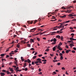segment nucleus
I'll list each match as a JSON object with an SVG mask.
<instances>
[{
  "label": "nucleus",
  "instance_id": "obj_1",
  "mask_svg": "<svg viewBox=\"0 0 76 76\" xmlns=\"http://www.w3.org/2000/svg\"><path fill=\"white\" fill-rule=\"evenodd\" d=\"M50 41H51V42H53H53H56V41H57V40L56 39L54 38H52L51 40H50Z\"/></svg>",
  "mask_w": 76,
  "mask_h": 76
},
{
  "label": "nucleus",
  "instance_id": "obj_2",
  "mask_svg": "<svg viewBox=\"0 0 76 76\" xmlns=\"http://www.w3.org/2000/svg\"><path fill=\"white\" fill-rule=\"evenodd\" d=\"M37 61H38L39 62V63H42V61H41V59L39 58L37 59Z\"/></svg>",
  "mask_w": 76,
  "mask_h": 76
},
{
  "label": "nucleus",
  "instance_id": "obj_3",
  "mask_svg": "<svg viewBox=\"0 0 76 76\" xmlns=\"http://www.w3.org/2000/svg\"><path fill=\"white\" fill-rule=\"evenodd\" d=\"M14 59H15V61L14 62V64H16V66H18V64H17V62H18V61H17V60H16L17 59L16 58H15Z\"/></svg>",
  "mask_w": 76,
  "mask_h": 76
},
{
  "label": "nucleus",
  "instance_id": "obj_4",
  "mask_svg": "<svg viewBox=\"0 0 76 76\" xmlns=\"http://www.w3.org/2000/svg\"><path fill=\"white\" fill-rule=\"evenodd\" d=\"M36 28H33L31 30H30V32H34V31H35V30H36ZM33 30H34V31H33Z\"/></svg>",
  "mask_w": 76,
  "mask_h": 76
},
{
  "label": "nucleus",
  "instance_id": "obj_5",
  "mask_svg": "<svg viewBox=\"0 0 76 76\" xmlns=\"http://www.w3.org/2000/svg\"><path fill=\"white\" fill-rule=\"evenodd\" d=\"M68 16H69V17H72V16H73V14H69V15H68Z\"/></svg>",
  "mask_w": 76,
  "mask_h": 76
},
{
  "label": "nucleus",
  "instance_id": "obj_6",
  "mask_svg": "<svg viewBox=\"0 0 76 76\" xmlns=\"http://www.w3.org/2000/svg\"><path fill=\"white\" fill-rule=\"evenodd\" d=\"M9 69H10V71L11 72H14V70L13 69V68H9Z\"/></svg>",
  "mask_w": 76,
  "mask_h": 76
},
{
  "label": "nucleus",
  "instance_id": "obj_7",
  "mask_svg": "<svg viewBox=\"0 0 76 76\" xmlns=\"http://www.w3.org/2000/svg\"><path fill=\"white\" fill-rule=\"evenodd\" d=\"M56 38H58V39H60V36L59 35H57L56 36Z\"/></svg>",
  "mask_w": 76,
  "mask_h": 76
},
{
  "label": "nucleus",
  "instance_id": "obj_8",
  "mask_svg": "<svg viewBox=\"0 0 76 76\" xmlns=\"http://www.w3.org/2000/svg\"><path fill=\"white\" fill-rule=\"evenodd\" d=\"M6 72H7V74L8 75H9V74L11 75V72H9V71H6Z\"/></svg>",
  "mask_w": 76,
  "mask_h": 76
},
{
  "label": "nucleus",
  "instance_id": "obj_9",
  "mask_svg": "<svg viewBox=\"0 0 76 76\" xmlns=\"http://www.w3.org/2000/svg\"><path fill=\"white\" fill-rule=\"evenodd\" d=\"M27 23H31V24H32V23H33V22L32 21H27Z\"/></svg>",
  "mask_w": 76,
  "mask_h": 76
},
{
  "label": "nucleus",
  "instance_id": "obj_10",
  "mask_svg": "<svg viewBox=\"0 0 76 76\" xmlns=\"http://www.w3.org/2000/svg\"><path fill=\"white\" fill-rule=\"evenodd\" d=\"M27 62H28V63H31V61L29 59H27Z\"/></svg>",
  "mask_w": 76,
  "mask_h": 76
},
{
  "label": "nucleus",
  "instance_id": "obj_11",
  "mask_svg": "<svg viewBox=\"0 0 76 76\" xmlns=\"http://www.w3.org/2000/svg\"><path fill=\"white\" fill-rule=\"evenodd\" d=\"M66 15H64V16H61V18H66Z\"/></svg>",
  "mask_w": 76,
  "mask_h": 76
},
{
  "label": "nucleus",
  "instance_id": "obj_12",
  "mask_svg": "<svg viewBox=\"0 0 76 76\" xmlns=\"http://www.w3.org/2000/svg\"><path fill=\"white\" fill-rule=\"evenodd\" d=\"M1 76H4V75H5V74H4V73H3V72H1Z\"/></svg>",
  "mask_w": 76,
  "mask_h": 76
},
{
  "label": "nucleus",
  "instance_id": "obj_13",
  "mask_svg": "<svg viewBox=\"0 0 76 76\" xmlns=\"http://www.w3.org/2000/svg\"><path fill=\"white\" fill-rule=\"evenodd\" d=\"M67 11H68V13H71V12H72V10H67Z\"/></svg>",
  "mask_w": 76,
  "mask_h": 76
},
{
  "label": "nucleus",
  "instance_id": "obj_14",
  "mask_svg": "<svg viewBox=\"0 0 76 76\" xmlns=\"http://www.w3.org/2000/svg\"><path fill=\"white\" fill-rule=\"evenodd\" d=\"M56 47H54L53 49V51H55L56 50Z\"/></svg>",
  "mask_w": 76,
  "mask_h": 76
},
{
  "label": "nucleus",
  "instance_id": "obj_15",
  "mask_svg": "<svg viewBox=\"0 0 76 76\" xmlns=\"http://www.w3.org/2000/svg\"><path fill=\"white\" fill-rule=\"evenodd\" d=\"M26 66V63H25L24 64V65H23L24 68H25Z\"/></svg>",
  "mask_w": 76,
  "mask_h": 76
},
{
  "label": "nucleus",
  "instance_id": "obj_16",
  "mask_svg": "<svg viewBox=\"0 0 76 76\" xmlns=\"http://www.w3.org/2000/svg\"><path fill=\"white\" fill-rule=\"evenodd\" d=\"M21 60H22L23 61H24V59H23V57H21Z\"/></svg>",
  "mask_w": 76,
  "mask_h": 76
},
{
  "label": "nucleus",
  "instance_id": "obj_17",
  "mask_svg": "<svg viewBox=\"0 0 76 76\" xmlns=\"http://www.w3.org/2000/svg\"><path fill=\"white\" fill-rule=\"evenodd\" d=\"M60 59L61 60H62L63 59V56H61L60 58Z\"/></svg>",
  "mask_w": 76,
  "mask_h": 76
},
{
  "label": "nucleus",
  "instance_id": "obj_18",
  "mask_svg": "<svg viewBox=\"0 0 76 76\" xmlns=\"http://www.w3.org/2000/svg\"><path fill=\"white\" fill-rule=\"evenodd\" d=\"M30 40H31V42H34V39H30Z\"/></svg>",
  "mask_w": 76,
  "mask_h": 76
},
{
  "label": "nucleus",
  "instance_id": "obj_19",
  "mask_svg": "<svg viewBox=\"0 0 76 76\" xmlns=\"http://www.w3.org/2000/svg\"><path fill=\"white\" fill-rule=\"evenodd\" d=\"M42 61H43V62H46V61H47V60L45 59L42 60Z\"/></svg>",
  "mask_w": 76,
  "mask_h": 76
},
{
  "label": "nucleus",
  "instance_id": "obj_20",
  "mask_svg": "<svg viewBox=\"0 0 76 76\" xmlns=\"http://www.w3.org/2000/svg\"><path fill=\"white\" fill-rule=\"evenodd\" d=\"M53 62H54V63H55V62H57V61H58V60H53Z\"/></svg>",
  "mask_w": 76,
  "mask_h": 76
},
{
  "label": "nucleus",
  "instance_id": "obj_21",
  "mask_svg": "<svg viewBox=\"0 0 76 76\" xmlns=\"http://www.w3.org/2000/svg\"><path fill=\"white\" fill-rule=\"evenodd\" d=\"M49 50H50V49H46L45 50V51H47V52H48V51H49Z\"/></svg>",
  "mask_w": 76,
  "mask_h": 76
},
{
  "label": "nucleus",
  "instance_id": "obj_22",
  "mask_svg": "<svg viewBox=\"0 0 76 76\" xmlns=\"http://www.w3.org/2000/svg\"><path fill=\"white\" fill-rule=\"evenodd\" d=\"M5 54H1L0 56H1V57H3V56H4Z\"/></svg>",
  "mask_w": 76,
  "mask_h": 76
},
{
  "label": "nucleus",
  "instance_id": "obj_23",
  "mask_svg": "<svg viewBox=\"0 0 76 76\" xmlns=\"http://www.w3.org/2000/svg\"><path fill=\"white\" fill-rule=\"evenodd\" d=\"M62 44H62V43H61V42H60L59 43V44H58V45H60V46H61V45H62Z\"/></svg>",
  "mask_w": 76,
  "mask_h": 76
},
{
  "label": "nucleus",
  "instance_id": "obj_24",
  "mask_svg": "<svg viewBox=\"0 0 76 76\" xmlns=\"http://www.w3.org/2000/svg\"><path fill=\"white\" fill-rule=\"evenodd\" d=\"M63 36H62L61 38V41H63Z\"/></svg>",
  "mask_w": 76,
  "mask_h": 76
},
{
  "label": "nucleus",
  "instance_id": "obj_25",
  "mask_svg": "<svg viewBox=\"0 0 76 76\" xmlns=\"http://www.w3.org/2000/svg\"><path fill=\"white\" fill-rule=\"evenodd\" d=\"M56 44V42H53L52 43V45H54V44Z\"/></svg>",
  "mask_w": 76,
  "mask_h": 76
},
{
  "label": "nucleus",
  "instance_id": "obj_26",
  "mask_svg": "<svg viewBox=\"0 0 76 76\" xmlns=\"http://www.w3.org/2000/svg\"><path fill=\"white\" fill-rule=\"evenodd\" d=\"M36 57H37L36 56H34L33 57V59H35V58H36Z\"/></svg>",
  "mask_w": 76,
  "mask_h": 76
},
{
  "label": "nucleus",
  "instance_id": "obj_27",
  "mask_svg": "<svg viewBox=\"0 0 76 76\" xmlns=\"http://www.w3.org/2000/svg\"><path fill=\"white\" fill-rule=\"evenodd\" d=\"M69 29L71 30H73V28L72 27H69Z\"/></svg>",
  "mask_w": 76,
  "mask_h": 76
},
{
  "label": "nucleus",
  "instance_id": "obj_28",
  "mask_svg": "<svg viewBox=\"0 0 76 76\" xmlns=\"http://www.w3.org/2000/svg\"><path fill=\"white\" fill-rule=\"evenodd\" d=\"M17 46L18 48H19L20 47V45H19L17 44Z\"/></svg>",
  "mask_w": 76,
  "mask_h": 76
},
{
  "label": "nucleus",
  "instance_id": "obj_29",
  "mask_svg": "<svg viewBox=\"0 0 76 76\" xmlns=\"http://www.w3.org/2000/svg\"><path fill=\"white\" fill-rule=\"evenodd\" d=\"M30 50H33V51H34V50H35V49L33 48H31Z\"/></svg>",
  "mask_w": 76,
  "mask_h": 76
},
{
  "label": "nucleus",
  "instance_id": "obj_30",
  "mask_svg": "<svg viewBox=\"0 0 76 76\" xmlns=\"http://www.w3.org/2000/svg\"><path fill=\"white\" fill-rule=\"evenodd\" d=\"M63 56V54H62V53H60V54H59V56H61H61Z\"/></svg>",
  "mask_w": 76,
  "mask_h": 76
},
{
  "label": "nucleus",
  "instance_id": "obj_31",
  "mask_svg": "<svg viewBox=\"0 0 76 76\" xmlns=\"http://www.w3.org/2000/svg\"><path fill=\"white\" fill-rule=\"evenodd\" d=\"M72 52L73 53H75V50H73L72 51Z\"/></svg>",
  "mask_w": 76,
  "mask_h": 76
},
{
  "label": "nucleus",
  "instance_id": "obj_32",
  "mask_svg": "<svg viewBox=\"0 0 76 76\" xmlns=\"http://www.w3.org/2000/svg\"><path fill=\"white\" fill-rule=\"evenodd\" d=\"M34 64H35V63H34V62L33 61L32 62L31 64H32V65H34Z\"/></svg>",
  "mask_w": 76,
  "mask_h": 76
},
{
  "label": "nucleus",
  "instance_id": "obj_33",
  "mask_svg": "<svg viewBox=\"0 0 76 76\" xmlns=\"http://www.w3.org/2000/svg\"><path fill=\"white\" fill-rule=\"evenodd\" d=\"M51 34H55V33H56H56H57V32H56L54 31V32H51Z\"/></svg>",
  "mask_w": 76,
  "mask_h": 76
},
{
  "label": "nucleus",
  "instance_id": "obj_34",
  "mask_svg": "<svg viewBox=\"0 0 76 76\" xmlns=\"http://www.w3.org/2000/svg\"><path fill=\"white\" fill-rule=\"evenodd\" d=\"M27 45H28V47H31V45H30L29 44H28Z\"/></svg>",
  "mask_w": 76,
  "mask_h": 76
},
{
  "label": "nucleus",
  "instance_id": "obj_35",
  "mask_svg": "<svg viewBox=\"0 0 76 76\" xmlns=\"http://www.w3.org/2000/svg\"><path fill=\"white\" fill-rule=\"evenodd\" d=\"M50 56H51V57H53V56H54V54H50Z\"/></svg>",
  "mask_w": 76,
  "mask_h": 76
},
{
  "label": "nucleus",
  "instance_id": "obj_36",
  "mask_svg": "<svg viewBox=\"0 0 76 76\" xmlns=\"http://www.w3.org/2000/svg\"><path fill=\"white\" fill-rule=\"evenodd\" d=\"M2 72H6V70L3 69V70H2Z\"/></svg>",
  "mask_w": 76,
  "mask_h": 76
},
{
  "label": "nucleus",
  "instance_id": "obj_37",
  "mask_svg": "<svg viewBox=\"0 0 76 76\" xmlns=\"http://www.w3.org/2000/svg\"><path fill=\"white\" fill-rule=\"evenodd\" d=\"M37 22V20H34V22L33 23L34 24H35L36 22Z\"/></svg>",
  "mask_w": 76,
  "mask_h": 76
},
{
  "label": "nucleus",
  "instance_id": "obj_38",
  "mask_svg": "<svg viewBox=\"0 0 76 76\" xmlns=\"http://www.w3.org/2000/svg\"><path fill=\"white\" fill-rule=\"evenodd\" d=\"M37 40H38V41H40V39H39V38H37Z\"/></svg>",
  "mask_w": 76,
  "mask_h": 76
},
{
  "label": "nucleus",
  "instance_id": "obj_39",
  "mask_svg": "<svg viewBox=\"0 0 76 76\" xmlns=\"http://www.w3.org/2000/svg\"><path fill=\"white\" fill-rule=\"evenodd\" d=\"M62 53V54H64V53H65V52H64V51L63 50L61 52Z\"/></svg>",
  "mask_w": 76,
  "mask_h": 76
},
{
  "label": "nucleus",
  "instance_id": "obj_40",
  "mask_svg": "<svg viewBox=\"0 0 76 76\" xmlns=\"http://www.w3.org/2000/svg\"><path fill=\"white\" fill-rule=\"evenodd\" d=\"M72 44H71L69 45V46H70L71 48H72Z\"/></svg>",
  "mask_w": 76,
  "mask_h": 76
},
{
  "label": "nucleus",
  "instance_id": "obj_41",
  "mask_svg": "<svg viewBox=\"0 0 76 76\" xmlns=\"http://www.w3.org/2000/svg\"><path fill=\"white\" fill-rule=\"evenodd\" d=\"M66 53H69V50H66Z\"/></svg>",
  "mask_w": 76,
  "mask_h": 76
},
{
  "label": "nucleus",
  "instance_id": "obj_42",
  "mask_svg": "<svg viewBox=\"0 0 76 76\" xmlns=\"http://www.w3.org/2000/svg\"><path fill=\"white\" fill-rule=\"evenodd\" d=\"M39 63V62L38 61H37L36 62H35V64H37V63Z\"/></svg>",
  "mask_w": 76,
  "mask_h": 76
},
{
  "label": "nucleus",
  "instance_id": "obj_43",
  "mask_svg": "<svg viewBox=\"0 0 76 76\" xmlns=\"http://www.w3.org/2000/svg\"><path fill=\"white\" fill-rule=\"evenodd\" d=\"M61 63H58V64H57V65H58V66H60V64H61Z\"/></svg>",
  "mask_w": 76,
  "mask_h": 76
},
{
  "label": "nucleus",
  "instance_id": "obj_44",
  "mask_svg": "<svg viewBox=\"0 0 76 76\" xmlns=\"http://www.w3.org/2000/svg\"><path fill=\"white\" fill-rule=\"evenodd\" d=\"M60 48V45H58V49Z\"/></svg>",
  "mask_w": 76,
  "mask_h": 76
},
{
  "label": "nucleus",
  "instance_id": "obj_45",
  "mask_svg": "<svg viewBox=\"0 0 76 76\" xmlns=\"http://www.w3.org/2000/svg\"><path fill=\"white\" fill-rule=\"evenodd\" d=\"M65 74H66V75H69V74H68V73H67V71H66V72H65Z\"/></svg>",
  "mask_w": 76,
  "mask_h": 76
},
{
  "label": "nucleus",
  "instance_id": "obj_46",
  "mask_svg": "<svg viewBox=\"0 0 76 76\" xmlns=\"http://www.w3.org/2000/svg\"><path fill=\"white\" fill-rule=\"evenodd\" d=\"M66 9H71V8H70V7H68L66 8Z\"/></svg>",
  "mask_w": 76,
  "mask_h": 76
},
{
  "label": "nucleus",
  "instance_id": "obj_47",
  "mask_svg": "<svg viewBox=\"0 0 76 76\" xmlns=\"http://www.w3.org/2000/svg\"><path fill=\"white\" fill-rule=\"evenodd\" d=\"M25 70V71H27L28 68H26Z\"/></svg>",
  "mask_w": 76,
  "mask_h": 76
},
{
  "label": "nucleus",
  "instance_id": "obj_48",
  "mask_svg": "<svg viewBox=\"0 0 76 76\" xmlns=\"http://www.w3.org/2000/svg\"><path fill=\"white\" fill-rule=\"evenodd\" d=\"M66 48H69V46H68V45H66Z\"/></svg>",
  "mask_w": 76,
  "mask_h": 76
},
{
  "label": "nucleus",
  "instance_id": "obj_49",
  "mask_svg": "<svg viewBox=\"0 0 76 76\" xmlns=\"http://www.w3.org/2000/svg\"><path fill=\"white\" fill-rule=\"evenodd\" d=\"M57 58V56H55V57L54 58V60H56Z\"/></svg>",
  "mask_w": 76,
  "mask_h": 76
},
{
  "label": "nucleus",
  "instance_id": "obj_50",
  "mask_svg": "<svg viewBox=\"0 0 76 76\" xmlns=\"http://www.w3.org/2000/svg\"><path fill=\"white\" fill-rule=\"evenodd\" d=\"M73 49L75 50V51H76V48H75V47H74L73 48Z\"/></svg>",
  "mask_w": 76,
  "mask_h": 76
},
{
  "label": "nucleus",
  "instance_id": "obj_51",
  "mask_svg": "<svg viewBox=\"0 0 76 76\" xmlns=\"http://www.w3.org/2000/svg\"><path fill=\"white\" fill-rule=\"evenodd\" d=\"M73 3H76V0H75L73 1Z\"/></svg>",
  "mask_w": 76,
  "mask_h": 76
},
{
  "label": "nucleus",
  "instance_id": "obj_52",
  "mask_svg": "<svg viewBox=\"0 0 76 76\" xmlns=\"http://www.w3.org/2000/svg\"><path fill=\"white\" fill-rule=\"evenodd\" d=\"M72 21H76V19H74L72 20Z\"/></svg>",
  "mask_w": 76,
  "mask_h": 76
},
{
  "label": "nucleus",
  "instance_id": "obj_53",
  "mask_svg": "<svg viewBox=\"0 0 76 76\" xmlns=\"http://www.w3.org/2000/svg\"><path fill=\"white\" fill-rule=\"evenodd\" d=\"M15 54V53H10V55H12V54Z\"/></svg>",
  "mask_w": 76,
  "mask_h": 76
},
{
  "label": "nucleus",
  "instance_id": "obj_54",
  "mask_svg": "<svg viewBox=\"0 0 76 76\" xmlns=\"http://www.w3.org/2000/svg\"><path fill=\"white\" fill-rule=\"evenodd\" d=\"M73 39L72 38H69V39H70V40H73Z\"/></svg>",
  "mask_w": 76,
  "mask_h": 76
},
{
  "label": "nucleus",
  "instance_id": "obj_55",
  "mask_svg": "<svg viewBox=\"0 0 76 76\" xmlns=\"http://www.w3.org/2000/svg\"><path fill=\"white\" fill-rule=\"evenodd\" d=\"M41 68H39V71L41 72Z\"/></svg>",
  "mask_w": 76,
  "mask_h": 76
},
{
  "label": "nucleus",
  "instance_id": "obj_56",
  "mask_svg": "<svg viewBox=\"0 0 76 76\" xmlns=\"http://www.w3.org/2000/svg\"><path fill=\"white\" fill-rule=\"evenodd\" d=\"M18 69H19V67H18L16 68V69H15V70L16 71V70H18Z\"/></svg>",
  "mask_w": 76,
  "mask_h": 76
},
{
  "label": "nucleus",
  "instance_id": "obj_57",
  "mask_svg": "<svg viewBox=\"0 0 76 76\" xmlns=\"http://www.w3.org/2000/svg\"><path fill=\"white\" fill-rule=\"evenodd\" d=\"M14 37V38H15V37H17V35H14L13 36Z\"/></svg>",
  "mask_w": 76,
  "mask_h": 76
},
{
  "label": "nucleus",
  "instance_id": "obj_58",
  "mask_svg": "<svg viewBox=\"0 0 76 76\" xmlns=\"http://www.w3.org/2000/svg\"><path fill=\"white\" fill-rule=\"evenodd\" d=\"M70 20H68L65 23H69L70 22Z\"/></svg>",
  "mask_w": 76,
  "mask_h": 76
},
{
  "label": "nucleus",
  "instance_id": "obj_59",
  "mask_svg": "<svg viewBox=\"0 0 76 76\" xmlns=\"http://www.w3.org/2000/svg\"><path fill=\"white\" fill-rule=\"evenodd\" d=\"M70 31H71V32H75V30H70Z\"/></svg>",
  "mask_w": 76,
  "mask_h": 76
},
{
  "label": "nucleus",
  "instance_id": "obj_60",
  "mask_svg": "<svg viewBox=\"0 0 76 76\" xmlns=\"http://www.w3.org/2000/svg\"><path fill=\"white\" fill-rule=\"evenodd\" d=\"M62 70H65V68H64V67H63L62 68Z\"/></svg>",
  "mask_w": 76,
  "mask_h": 76
},
{
  "label": "nucleus",
  "instance_id": "obj_61",
  "mask_svg": "<svg viewBox=\"0 0 76 76\" xmlns=\"http://www.w3.org/2000/svg\"><path fill=\"white\" fill-rule=\"evenodd\" d=\"M42 56V54L38 55V56H39V57H41V56Z\"/></svg>",
  "mask_w": 76,
  "mask_h": 76
},
{
  "label": "nucleus",
  "instance_id": "obj_62",
  "mask_svg": "<svg viewBox=\"0 0 76 76\" xmlns=\"http://www.w3.org/2000/svg\"><path fill=\"white\" fill-rule=\"evenodd\" d=\"M75 34L73 33H72L71 34V35H72V36H74Z\"/></svg>",
  "mask_w": 76,
  "mask_h": 76
},
{
  "label": "nucleus",
  "instance_id": "obj_63",
  "mask_svg": "<svg viewBox=\"0 0 76 76\" xmlns=\"http://www.w3.org/2000/svg\"><path fill=\"white\" fill-rule=\"evenodd\" d=\"M1 44H4V41H3V42H1Z\"/></svg>",
  "mask_w": 76,
  "mask_h": 76
},
{
  "label": "nucleus",
  "instance_id": "obj_64",
  "mask_svg": "<svg viewBox=\"0 0 76 76\" xmlns=\"http://www.w3.org/2000/svg\"><path fill=\"white\" fill-rule=\"evenodd\" d=\"M62 9H66V8H64V7H62Z\"/></svg>",
  "mask_w": 76,
  "mask_h": 76
}]
</instances>
